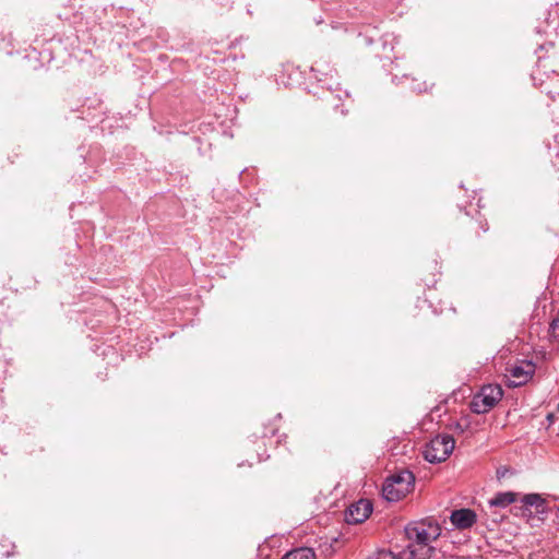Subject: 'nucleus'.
I'll list each match as a JSON object with an SVG mask.
<instances>
[{"mask_svg": "<svg viewBox=\"0 0 559 559\" xmlns=\"http://www.w3.org/2000/svg\"><path fill=\"white\" fill-rule=\"evenodd\" d=\"M413 90L417 91V92H424V91H427V86H426V84H424V86L417 85V86H413Z\"/></svg>", "mask_w": 559, "mask_h": 559, "instance_id": "4468645a", "label": "nucleus"}, {"mask_svg": "<svg viewBox=\"0 0 559 559\" xmlns=\"http://www.w3.org/2000/svg\"><path fill=\"white\" fill-rule=\"evenodd\" d=\"M524 507H533L537 513H545V500L538 493H527L522 498Z\"/></svg>", "mask_w": 559, "mask_h": 559, "instance_id": "1a4fd4ad", "label": "nucleus"}, {"mask_svg": "<svg viewBox=\"0 0 559 559\" xmlns=\"http://www.w3.org/2000/svg\"><path fill=\"white\" fill-rule=\"evenodd\" d=\"M450 520L456 528L466 530L476 522V513L471 509H459L452 511Z\"/></svg>", "mask_w": 559, "mask_h": 559, "instance_id": "0eeeda50", "label": "nucleus"}, {"mask_svg": "<svg viewBox=\"0 0 559 559\" xmlns=\"http://www.w3.org/2000/svg\"><path fill=\"white\" fill-rule=\"evenodd\" d=\"M558 511H559V507H558Z\"/></svg>", "mask_w": 559, "mask_h": 559, "instance_id": "dca6fc26", "label": "nucleus"}, {"mask_svg": "<svg viewBox=\"0 0 559 559\" xmlns=\"http://www.w3.org/2000/svg\"><path fill=\"white\" fill-rule=\"evenodd\" d=\"M551 328H552V329H557V328H559V318H558V319H556V320H554V321L551 322Z\"/></svg>", "mask_w": 559, "mask_h": 559, "instance_id": "2eb2a0df", "label": "nucleus"}, {"mask_svg": "<svg viewBox=\"0 0 559 559\" xmlns=\"http://www.w3.org/2000/svg\"><path fill=\"white\" fill-rule=\"evenodd\" d=\"M516 500V493L512 491L499 492L491 500L490 506L506 508Z\"/></svg>", "mask_w": 559, "mask_h": 559, "instance_id": "9b49d317", "label": "nucleus"}, {"mask_svg": "<svg viewBox=\"0 0 559 559\" xmlns=\"http://www.w3.org/2000/svg\"><path fill=\"white\" fill-rule=\"evenodd\" d=\"M405 549L400 554H395L388 549H380L370 556L369 559H405Z\"/></svg>", "mask_w": 559, "mask_h": 559, "instance_id": "f8f14e48", "label": "nucleus"}, {"mask_svg": "<svg viewBox=\"0 0 559 559\" xmlns=\"http://www.w3.org/2000/svg\"><path fill=\"white\" fill-rule=\"evenodd\" d=\"M371 512V503L368 500H359L348 508L345 520L348 524H358L367 520Z\"/></svg>", "mask_w": 559, "mask_h": 559, "instance_id": "423d86ee", "label": "nucleus"}, {"mask_svg": "<svg viewBox=\"0 0 559 559\" xmlns=\"http://www.w3.org/2000/svg\"><path fill=\"white\" fill-rule=\"evenodd\" d=\"M469 427V420L466 417L461 418L452 425L455 432L463 433Z\"/></svg>", "mask_w": 559, "mask_h": 559, "instance_id": "ddd939ff", "label": "nucleus"}, {"mask_svg": "<svg viewBox=\"0 0 559 559\" xmlns=\"http://www.w3.org/2000/svg\"><path fill=\"white\" fill-rule=\"evenodd\" d=\"M415 476L411 471H400L385 480L382 495L388 501H399L413 490Z\"/></svg>", "mask_w": 559, "mask_h": 559, "instance_id": "f03ea898", "label": "nucleus"}, {"mask_svg": "<svg viewBox=\"0 0 559 559\" xmlns=\"http://www.w3.org/2000/svg\"><path fill=\"white\" fill-rule=\"evenodd\" d=\"M454 439L448 435H438L424 449V457L430 463L445 461L454 449Z\"/></svg>", "mask_w": 559, "mask_h": 559, "instance_id": "7ed1b4c3", "label": "nucleus"}, {"mask_svg": "<svg viewBox=\"0 0 559 559\" xmlns=\"http://www.w3.org/2000/svg\"><path fill=\"white\" fill-rule=\"evenodd\" d=\"M503 391L498 384L484 385L474 395L471 402V411L475 414H486L502 399Z\"/></svg>", "mask_w": 559, "mask_h": 559, "instance_id": "20e7f679", "label": "nucleus"}, {"mask_svg": "<svg viewBox=\"0 0 559 559\" xmlns=\"http://www.w3.org/2000/svg\"><path fill=\"white\" fill-rule=\"evenodd\" d=\"M282 559H316V554L312 548L299 547L285 554Z\"/></svg>", "mask_w": 559, "mask_h": 559, "instance_id": "9d476101", "label": "nucleus"}, {"mask_svg": "<svg viewBox=\"0 0 559 559\" xmlns=\"http://www.w3.org/2000/svg\"><path fill=\"white\" fill-rule=\"evenodd\" d=\"M535 366L531 361H522L519 365H513L508 368L509 372V386L516 388L525 384L534 374Z\"/></svg>", "mask_w": 559, "mask_h": 559, "instance_id": "39448f33", "label": "nucleus"}, {"mask_svg": "<svg viewBox=\"0 0 559 559\" xmlns=\"http://www.w3.org/2000/svg\"><path fill=\"white\" fill-rule=\"evenodd\" d=\"M405 534L409 542L405 549L414 545L417 554L425 552L427 548H432L430 543L436 540L441 534V527L437 521L426 519L409 523L405 527Z\"/></svg>", "mask_w": 559, "mask_h": 559, "instance_id": "f257e3e1", "label": "nucleus"}, {"mask_svg": "<svg viewBox=\"0 0 559 559\" xmlns=\"http://www.w3.org/2000/svg\"><path fill=\"white\" fill-rule=\"evenodd\" d=\"M405 559H452L447 558L441 550L436 548H427L425 552L418 555L414 545L405 549Z\"/></svg>", "mask_w": 559, "mask_h": 559, "instance_id": "6e6552de", "label": "nucleus"}]
</instances>
